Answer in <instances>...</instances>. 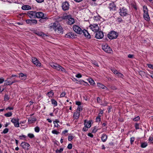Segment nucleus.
I'll list each match as a JSON object with an SVG mask.
<instances>
[{
  "label": "nucleus",
  "mask_w": 153,
  "mask_h": 153,
  "mask_svg": "<svg viewBox=\"0 0 153 153\" xmlns=\"http://www.w3.org/2000/svg\"><path fill=\"white\" fill-rule=\"evenodd\" d=\"M50 65L53 68L56 69L57 70L59 71H61L63 72H65V69L61 66L59 64L55 63H51Z\"/></svg>",
  "instance_id": "1"
},
{
  "label": "nucleus",
  "mask_w": 153,
  "mask_h": 153,
  "mask_svg": "<svg viewBox=\"0 0 153 153\" xmlns=\"http://www.w3.org/2000/svg\"><path fill=\"white\" fill-rule=\"evenodd\" d=\"M143 18L145 20L147 21H149L150 20V18L149 17L148 10L146 6H143Z\"/></svg>",
  "instance_id": "2"
},
{
  "label": "nucleus",
  "mask_w": 153,
  "mask_h": 153,
  "mask_svg": "<svg viewBox=\"0 0 153 153\" xmlns=\"http://www.w3.org/2000/svg\"><path fill=\"white\" fill-rule=\"evenodd\" d=\"M119 13L122 16H125L128 15V10L125 7H123L120 9Z\"/></svg>",
  "instance_id": "3"
},
{
  "label": "nucleus",
  "mask_w": 153,
  "mask_h": 153,
  "mask_svg": "<svg viewBox=\"0 0 153 153\" xmlns=\"http://www.w3.org/2000/svg\"><path fill=\"white\" fill-rule=\"evenodd\" d=\"M102 49L107 53H111L112 49L107 44H103L102 46Z\"/></svg>",
  "instance_id": "4"
},
{
  "label": "nucleus",
  "mask_w": 153,
  "mask_h": 153,
  "mask_svg": "<svg viewBox=\"0 0 153 153\" xmlns=\"http://www.w3.org/2000/svg\"><path fill=\"white\" fill-rule=\"evenodd\" d=\"M118 36V34L117 33L114 31L111 32L108 34V37L110 39H114L116 38Z\"/></svg>",
  "instance_id": "5"
},
{
  "label": "nucleus",
  "mask_w": 153,
  "mask_h": 153,
  "mask_svg": "<svg viewBox=\"0 0 153 153\" xmlns=\"http://www.w3.org/2000/svg\"><path fill=\"white\" fill-rule=\"evenodd\" d=\"M73 28L74 31L77 33L81 34L82 33L83 30L78 25H74Z\"/></svg>",
  "instance_id": "6"
},
{
  "label": "nucleus",
  "mask_w": 153,
  "mask_h": 153,
  "mask_svg": "<svg viewBox=\"0 0 153 153\" xmlns=\"http://www.w3.org/2000/svg\"><path fill=\"white\" fill-rule=\"evenodd\" d=\"M69 4L68 1H66L63 2L62 5V10L64 11L68 10L69 8Z\"/></svg>",
  "instance_id": "7"
},
{
  "label": "nucleus",
  "mask_w": 153,
  "mask_h": 153,
  "mask_svg": "<svg viewBox=\"0 0 153 153\" xmlns=\"http://www.w3.org/2000/svg\"><path fill=\"white\" fill-rule=\"evenodd\" d=\"M90 28L94 32H96L99 29V27L97 24H94L90 25Z\"/></svg>",
  "instance_id": "8"
},
{
  "label": "nucleus",
  "mask_w": 153,
  "mask_h": 153,
  "mask_svg": "<svg viewBox=\"0 0 153 153\" xmlns=\"http://www.w3.org/2000/svg\"><path fill=\"white\" fill-rule=\"evenodd\" d=\"M65 18L68 19L67 23L70 25L73 24L75 22L74 19L71 17L70 15H68L65 16Z\"/></svg>",
  "instance_id": "9"
},
{
  "label": "nucleus",
  "mask_w": 153,
  "mask_h": 153,
  "mask_svg": "<svg viewBox=\"0 0 153 153\" xmlns=\"http://www.w3.org/2000/svg\"><path fill=\"white\" fill-rule=\"evenodd\" d=\"M11 122L13 123L15 127H19V119L18 118L16 119L15 118L12 119Z\"/></svg>",
  "instance_id": "10"
},
{
  "label": "nucleus",
  "mask_w": 153,
  "mask_h": 153,
  "mask_svg": "<svg viewBox=\"0 0 153 153\" xmlns=\"http://www.w3.org/2000/svg\"><path fill=\"white\" fill-rule=\"evenodd\" d=\"M32 60L33 63L36 65L37 67H39L41 66V63L35 57H32Z\"/></svg>",
  "instance_id": "11"
},
{
  "label": "nucleus",
  "mask_w": 153,
  "mask_h": 153,
  "mask_svg": "<svg viewBox=\"0 0 153 153\" xmlns=\"http://www.w3.org/2000/svg\"><path fill=\"white\" fill-rule=\"evenodd\" d=\"M95 35V37L98 39H101L103 38L104 35L102 31H97Z\"/></svg>",
  "instance_id": "12"
},
{
  "label": "nucleus",
  "mask_w": 153,
  "mask_h": 153,
  "mask_svg": "<svg viewBox=\"0 0 153 153\" xmlns=\"http://www.w3.org/2000/svg\"><path fill=\"white\" fill-rule=\"evenodd\" d=\"M35 11H29L27 12V16L30 18H36Z\"/></svg>",
  "instance_id": "13"
},
{
  "label": "nucleus",
  "mask_w": 153,
  "mask_h": 153,
  "mask_svg": "<svg viewBox=\"0 0 153 153\" xmlns=\"http://www.w3.org/2000/svg\"><path fill=\"white\" fill-rule=\"evenodd\" d=\"M21 146L23 149L28 150L29 149L28 148L30 146V145L28 143L22 142L21 144Z\"/></svg>",
  "instance_id": "14"
},
{
  "label": "nucleus",
  "mask_w": 153,
  "mask_h": 153,
  "mask_svg": "<svg viewBox=\"0 0 153 153\" xmlns=\"http://www.w3.org/2000/svg\"><path fill=\"white\" fill-rule=\"evenodd\" d=\"M65 36L67 38L73 39L76 38V35L72 32H69L67 33Z\"/></svg>",
  "instance_id": "15"
},
{
  "label": "nucleus",
  "mask_w": 153,
  "mask_h": 153,
  "mask_svg": "<svg viewBox=\"0 0 153 153\" xmlns=\"http://www.w3.org/2000/svg\"><path fill=\"white\" fill-rule=\"evenodd\" d=\"M26 22L31 25H34L37 24V21L36 19H27L26 20Z\"/></svg>",
  "instance_id": "16"
},
{
  "label": "nucleus",
  "mask_w": 153,
  "mask_h": 153,
  "mask_svg": "<svg viewBox=\"0 0 153 153\" xmlns=\"http://www.w3.org/2000/svg\"><path fill=\"white\" fill-rule=\"evenodd\" d=\"M44 14L42 12H36V17L38 18H41L44 17Z\"/></svg>",
  "instance_id": "17"
},
{
  "label": "nucleus",
  "mask_w": 153,
  "mask_h": 153,
  "mask_svg": "<svg viewBox=\"0 0 153 153\" xmlns=\"http://www.w3.org/2000/svg\"><path fill=\"white\" fill-rule=\"evenodd\" d=\"M92 121L91 120H89V121L85 120L84 123L85 126L87 127V128H90L91 126V123Z\"/></svg>",
  "instance_id": "18"
},
{
  "label": "nucleus",
  "mask_w": 153,
  "mask_h": 153,
  "mask_svg": "<svg viewBox=\"0 0 153 153\" xmlns=\"http://www.w3.org/2000/svg\"><path fill=\"white\" fill-rule=\"evenodd\" d=\"M54 30L55 32L58 33H63V29L62 27L59 26L54 29Z\"/></svg>",
  "instance_id": "19"
},
{
  "label": "nucleus",
  "mask_w": 153,
  "mask_h": 153,
  "mask_svg": "<svg viewBox=\"0 0 153 153\" xmlns=\"http://www.w3.org/2000/svg\"><path fill=\"white\" fill-rule=\"evenodd\" d=\"M11 79L10 78H8L7 79L4 81V84L5 85H10L13 84L12 81L11 80H9V79Z\"/></svg>",
  "instance_id": "20"
},
{
  "label": "nucleus",
  "mask_w": 153,
  "mask_h": 153,
  "mask_svg": "<svg viewBox=\"0 0 153 153\" xmlns=\"http://www.w3.org/2000/svg\"><path fill=\"white\" fill-rule=\"evenodd\" d=\"M82 31V33H83V34L88 39H90L91 38V35L87 30L84 29Z\"/></svg>",
  "instance_id": "21"
},
{
  "label": "nucleus",
  "mask_w": 153,
  "mask_h": 153,
  "mask_svg": "<svg viewBox=\"0 0 153 153\" xmlns=\"http://www.w3.org/2000/svg\"><path fill=\"white\" fill-rule=\"evenodd\" d=\"M109 7L110 10H115L116 6L114 2H112L109 4Z\"/></svg>",
  "instance_id": "22"
},
{
  "label": "nucleus",
  "mask_w": 153,
  "mask_h": 153,
  "mask_svg": "<svg viewBox=\"0 0 153 153\" xmlns=\"http://www.w3.org/2000/svg\"><path fill=\"white\" fill-rule=\"evenodd\" d=\"M80 115V112H75L74 113L73 116L74 119L77 120L78 119Z\"/></svg>",
  "instance_id": "23"
},
{
  "label": "nucleus",
  "mask_w": 153,
  "mask_h": 153,
  "mask_svg": "<svg viewBox=\"0 0 153 153\" xmlns=\"http://www.w3.org/2000/svg\"><path fill=\"white\" fill-rule=\"evenodd\" d=\"M36 120V119L35 117H30L29 118L28 120L29 123H32Z\"/></svg>",
  "instance_id": "24"
},
{
  "label": "nucleus",
  "mask_w": 153,
  "mask_h": 153,
  "mask_svg": "<svg viewBox=\"0 0 153 153\" xmlns=\"http://www.w3.org/2000/svg\"><path fill=\"white\" fill-rule=\"evenodd\" d=\"M107 136L105 134H103L101 137L102 141L103 142H105L107 139Z\"/></svg>",
  "instance_id": "25"
},
{
  "label": "nucleus",
  "mask_w": 153,
  "mask_h": 153,
  "mask_svg": "<svg viewBox=\"0 0 153 153\" xmlns=\"http://www.w3.org/2000/svg\"><path fill=\"white\" fill-rule=\"evenodd\" d=\"M22 9L23 10H30L31 9V7L28 5H25L24 6H23L22 7Z\"/></svg>",
  "instance_id": "26"
},
{
  "label": "nucleus",
  "mask_w": 153,
  "mask_h": 153,
  "mask_svg": "<svg viewBox=\"0 0 153 153\" xmlns=\"http://www.w3.org/2000/svg\"><path fill=\"white\" fill-rule=\"evenodd\" d=\"M20 78L22 79L25 80L26 78V76L23 73H20L19 74V76Z\"/></svg>",
  "instance_id": "27"
},
{
  "label": "nucleus",
  "mask_w": 153,
  "mask_h": 153,
  "mask_svg": "<svg viewBox=\"0 0 153 153\" xmlns=\"http://www.w3.org/2000/svg\"><path fill=\"white\" fill-rule=\"evenodd\" d=\"M48 19L47 17L44 16L43 17L41 18L39 20V21L41 23H44Z\"/></svg>",
  "instance_id": "28"
},
{
  "label": "nucleus",
  "mask_w": 153,
  "mask_h": 153,
  "mask_svg": "<svg viewBox=\"0 0 153 153\" xmlns=\"http://www.w3.org/2000/svg\"><path fill=\"white\" fill-rule=\"evenodd\" d=\"M54 93L53 92V91L52 90L50 91L47 93V95L48 97L49 98L52 97L53 96Z\"/></svg>",
  "instance_id": "29"
},
{
  "label": "nucleus",
  "mask_w": 153,
  "mask_h": 153,
  "mask_svg": "<svg viewBox=\"0 0 153 153\" xmlns=\"http://www.w3.org/2000/svg\"><path fill=\"white\" fill-rule=\"evenodd\" d=\"M97 102L98 103H99V104H101V105H103V106H105L107 104V103H105V104H101V99H100V98L99 97H97Z\"/></svg>",
  "instance_id": "30"
},
{
  "label": "nucleus",
  "mask_w": 153,
  "mask_h": 153,
  "mask_svg": "<svg viewBox=\"0 0 153 153\" xmlns=\"http://www.w3.org/2000/svg\"><path fill=\"white\" fill-rule=\"evenodd\" d=\"M97 85L99 87L101 88L102 89H105V88L107 89V88L105 86L101 83H98Z\"/></svg>",
  "instance_id": "31"
},
{
  "label": "nucleus",
  "mask_w": 153,
  "mask_h": 153,
  "mask_svg": "<svg viewBox=\"0 0 153 153\" xmlns=\"http://www.w3.org/2000/svg\"><path fill=\"white\" fill-rule=\"evenodd\" d=\"M35 33L37 35L41 36H44L45 35L44 33L42 32L37 31L35 32Z\"/></svg>",
  "instance_id": "32"
},
{
  "label": "nucleus",
  "mask_w": 153,
  "mask_h": 153,
  "mask_svg": "<svg viewBox=\"0 0 153 153\" xmlns=\"http://www.w3.org/2000/svg\"><path fill=\"white\" fill-rule=\"evenodd\" d=\"M51 103L52 104L54 105L55 106H56L57 105V102L54 99H52L51 100Z\"/></svg>",
  "instance_id": "33"
},
{
  "label": "nucleus",
  "mask_w": 153,
  "mask_h": 153,
  "mask_svg": "<svg viewBox=\"0 0 153 153\" xmlns=\"http://www.w3.org/2000/svg\"><path fill=\"white\" fill-rule=\"evenodd\" d=\"M12 115V114L11 112H9L4 114V116L6 117H10Z\"/></svg>",
  "instance_id": "34"
},
{
  "label": "nucleus",
  "mask_w": 153,
  "mask_h": 153,
  "mask_svg": "<svg viewBox=\"0 0 153 153\" xmlns=\"http://www.w3.org/2000/svg\"><path fill=\"white\" fill-rule=\"evenodd\" d=\"M147 145V143L146 142H145L141 143V146L142 148H144L146 147Z\"/></svg>",
  "instance_id": "35"
},
{
  "label": "nucleus",
  "mask_w": 153,
  "mask_h": 153,
  "mask_svg": "<svg viewBox=\"0 0 153 153\" xmlns=\"http://www.w3.org/2000/svg\"><path fill=\"white\" fill-rule=\"evenodd\" d=\"M63 150V148H61L59 150L57 149L56 151V153H61L62 152Z\"/></svg>",
  "instance_id": "36"
},
{
  "label": "nucleus",
  "mask_w": 153,
  "mask_h": 153,
  "mask_svg": "<svg viewBox=\"0 0 153 153\" xmlns=\"http://www.w3.org/2000/svg\"><path fill=\"white\" fill-rule=\"evenodd\" d=\"M98 129L96 126H95L93 128V129L92 131V132L93 133H95L97 131Z\"/></svg>",
  "instance_id": "37"
},
{
  "label": "nucleus",
  "mask_w": 153,
  "mask_h": 153,
  "mask_svg": "<svg viewBox=\"0 0 153 153\" xmlns=\"http://www.w3.org/2000/svg\"><path fill=\"white\" fill-rule=\"evenodd\" d=\"M82 107L80 106H78L77 109V111L76 112H80L82 111Z\"/></svg>",
  "instance_id": "38"
},
{
  "label": "nucleus",
  "mask_w": 153,
  "mask_h": 153,
  "mask_svg": "<svg viewBox=\"0 0 153 153\" xmlns=\"http://www.w3.org/2000/svg\"><path fill=\"white\" fill-rule=\"evenodd\" d=\"M35 131L36 132L38 133L40 131L39 128L38 126H36L34 128Z\"/></svg>",
  "instance_id": "39"
},
{
  "label": "nucleus",
  "mask_w": 153,
  "mask_h": 153,
  "mask_svg": "<svg viewBox=\"0 0 153 153\" xmlns=\"http://www.w3.org/2000/svg\"><path fill=\"white\" fill-rule=\"evenodd\" d=\"M30 138H33L34 137V135L33 134L29 133L27 135Z\"/></svg>",
  "instance_id": "40"
},
{
  "label": "nucleus",
  "mask_w": 153,
  "mask_h": 153,
  "mask_svg": "<svg viewBox=\"0 0 153 153\" xmlns=\"http://www.w3.org/2000/svg\"><path fill=\"white\" fill-rule=\"evenodd\" d=\"M57 22H55L52 25V27L53 28V29L54 30V29H56V28L57 25Z\"/></svg>",
  "instance_id": "41"
},
{
  "label": "nucleus",
  "mask_w": 153,
  "mask_h": 153,
  "mask_svg": "<svg viewBox=\"0 0 153 153\" xmlns=\"http://www.w3.org/2000/svg\"><path fill=\"white\" fill-rule=\"evenodd\" d=\"M116 75L118 77L121 78H123V75L119 72L117 73V75Z\"/></svg>",
  "instance_id": "42"
},
{
  "label": "nucleus",
  "mask_w": 153,
  "mask_h": 153,
  "mask_svg": "<svg viewBox=\"0 0 153 153\" xmlns=\"http://www.w3.org/2000/svg\"><path fill=\"white\" fill-rule=\"evenodd\" d=\"M100 116H97L96 118V121L97 122H99L100 121Z\"/></svg>",
  "instance_id": "43"
},
{
  "label": "nucleus",
  "mask_w": 153,
  "mask_h": 153,
  "mask_svg": "<svg viewBox=\"0 0 153 153\" xmlns=\"http://www.w3.org/2000/svg\"><path fill=\"white\" fill-rule=\"evenodd\" d=\"M8 129L7 128H5L3 130V132H2V133L4 134H6L7 133L8 131Z\"/></svg>",
  "instance_id": "44"
},
{
  "label": "nucleus",
  "mask_w": 153,
  "mask_h": 153,
  "mask_svg": "<svg viewBox=\"0 0 153 153\" xmlns=\"http://www.w3.org/2000/svg\"><path fill=\"white\" fill-rule=\"evenodd\" d=\"M52 133L53 134H57L59 133V132L55 130H54L52 131Z\"/></svg>",
  "instance_id": "45"
},
{
  "label": "nucleus",
  "mask_w": 153,
  "mask_h": 153,
  "mask_svg": "<svg viewBox=\"0 0 153 153\" xmlns=\"http://www.w3.org/2000/svg\"><path fill=\"white\" fill-rule=\"evenodd\" d=\"M9 98L8 97V96L7 95H5L4 97V101H7L9 100Z\"/></svg>",
  "instance_id": "46"
},
{
  "label": "nucleus",
  "mask_w": 153,
  "mask_h": 153,
  "mask_svg": "<svg viewBox=\"0 0 153 153\" xmlns=\"http://www.w3.org/2000/svg\"><path fill=\"white\" fill-rule=\"evenodd\" d=\"M140 118L139 116H137L136 117L134 118L133 119V120L135 121H137L139 120H140Z\"/></svg>",
  "instance_id": "47"
},
{
  "label": "nucleus",
  "mask_w": 153,
  "mask_h": 153,
  "mask_svg": "<svg viewBox=\"0 0 153 153\" xmlns=\"http://www.w3.org/2000/svg\"><path fill=\"white\" fill-rule=\"evenodd\" d=\"M89 82L90 83L91 85H93L94 84V81L92 79H89Z\"/></svg>",
  "instance_id": "48"
},
{
  "label": "nucleus",
  "mask_w": 153,
  "mask_h": 153,
  "mask_svg": "<svg viewBox=\"0 0 153 153\" xmlns=\"http://www.w3.org/2000/svg\"><path fill=\"white\" fill-rule=\"evenodd\" d=\"M135 127L136 129H138L140 128L139 124L138 123H136L135 125Z\"/></svg>",
  "instance_id": "49"
},
{
  "label": "nucleus",
  "mask_w": 153,
  "mask_h": 153,
  "mask_svg": "<svg viewBox=\"0 0 153 153\" xmlns=\"http://www.w3.org/2000/svg\"><path fill=\"white\" fill-rule=\"evenodd\" d=\"M65 95V92H62L60 95V97H64Z\"/></svg>",
  "instance_id": "50"
},
{
  "label": "nucleus",
  "mask_w": 153,
  "mask_h": 153,
  "mask_svg": "<svg viewBox=\"0 0 153 153\" xmlns=\"http://www.w3.org/2000/svg\"><path fill=\"white\" fill-rule=\"evenodd\" d=\"M134 140V137H131L130 138V143L131 144H132Z\"/></svg>",
  "instance_id": "51"
},
{
  "label": "nucleus",
  "mask_w": 153,
  "mask_h": 153,
  "mask_svg": "<svg viewBox=\"0 0 153 153\" xmlns=\"http://www.w3.org/2000/svg\"><path fill=\"white\" fill-rule=\"evenodd\" d=\"M72 144L71 143H69L68 144V146L67 148L68 149H71L72 148Z\"/></svg>",
  "instance_id": "52"
},
{
  "label": "nucleus",
  "mask_w": 153,
  "mask_h": 153,
  "mask_svg": "<svg viewBox=\"0 0 153 153\" xmlns=\"http://www.w3.org/2000/svg\"><path fill=\"white\" fill-rule=\"evenodd\" d=\"M149 140L151 143H153V137H150Z\"/></svg>",
  "instance_id": "53"
},
{
  "label": "nucleus",
  "mask_w": 153,
  "mask_h": 153,
  "mask_svg": "<svg viewBox=\"0 0 153 153\" xmlns=\"http://www.w3.org/2000/svg\"><path fill=\"white\" fill-rule=\"evenodd\" d=\"M88 128H87V127L85 126L82 129V131H86L88 130Z\"/></svg>",
  "instance_id": "54"
},
{
  "label": "nucleus",
  "mask_w": 153,
  "mask_h": 153,
  "mask_svg": "<svg viewBox=\"0 0 153 153\" xmlns=\"http://www.w3.org/2000/svg\"><path fill=\"white\" fill-rule=\"evenodd\" d=\"M73 136H69L68 137V140L69 141H71L73 139Z\"/></svg>",
  "instance_id": "55"
},
{
  "label": "nucleus",
  "mask_w": 153,
  "mask_h": 153,
  "mask_svg": "<svg viewBox=\"0 0 153 153\" xmlns=\"http://www.w3.org/2000/svg\"><path fill=\"white\" fill-rule=\"evenodd\" d=\"M75 76L77 78H79L81 77L82 76L80 74H78L76 75Z\"/></svg>",
  "instance_id": "56"
},
{
  "label": "nucleus",
  "mask_w": 153,
  "mask_h": 153,
  "mask_svg": "<svg viewBox=\"0 0 153 153\" xmlns=\"http://www.w3.org/2000/svg\"><path fill=\"white\" fill-rule=\"evenodd\" d=\"M112 71L113 72L115 75H117V73H118V71H117L116 70H115L114 69L112 70Z\"/></svg>",
  "instance_id": "57"
},
{
  "label": "nucleus",
  "mask_w": 153,
  "mask_h": 153,
  "mask_svg": "<svg viewBox=\"0 0 153 153\" xmlns=\"http://www.w3.org/2000/svg\"><path fill=\"white\" fill-rule=\"evenodd\" d=\"M128 56V58H133L134 57V56L133 55L129 54Z\"/></svg>",
  "instance_id": "58"
},
{
  "label": "nucleus",
  "mask_w": 153,
  "mask_h": 153,
  "mask_svg": "<svg viewBox=\"0 0 153 153\" xmlns=\"http://www.w3.org/2000/svg\"><path fill=\"white\" fill-rule=\"evenodd\" d=\"M147 65L149 68L152 69L153 65H152L150 64H147Z\"/></svg>",
  "instance_id": "59"
},
{
  "label": "nucleus",
  "mask_w": 153,
  "mask_h": 153,
  "mask_svg": "<svg viewBox=\"0 0 153 153\" xmlns=\"http://www.w3.org/2000/svg\"><path fill=\"white\" fill-rule=\"evenodd\" d=\"M53 124L54 125V126L55 127L58 128L59 126V125L57 123H53Z\"/></svg>",
  "instance_id": "60"
},
{
  "label": "nucleus",
  "mask_w": 153,
  "mask_h": 153,
  "mask_svg": "<svg viewBox=\"0 0 153 153\" xmlns=\"http://www.w3.org/2000/svg\"><path fill=\"white\" fill-rule=\"evenodd\" d=\"M92 63L94 65H96V66H98V65L97 62L96 61H94Z\"/></svg>",
  "instance_id": "61"
},
{
  "label": "nucleus",
  "mask_w": 153,
  "mask_h": 153,
  "mask_svg": "<svg viewBox=\"0 0 153 153\" xmlns=\"http://www.w3.org/2000/svg\"><path fill=\"white\" fill-rule=\"evenodd\" d=\"M13 109H14V108L13 107H8L6 109V110H7L9 109V110H12Z\"/></svg>",
  "instance_id": "62"
},
{
  "label": "nucleus",
  "mask_w": 153,
  "mask_h": 153,
  "mask_svg": "<svg viewBox=\"0 0 153 153\" xmlns=\"http://www.w3.org/2000/svg\"><path fill=\"white\" fill-rule=\"evenodd\" d=\"M76 104L78 105V106H79V105L81 104V103L79 101H76Z\"/></svg>",
  "instance_id": "63"
},
{
  "label": "nucleus",
  "mask_w": 153,
  "mask_h": 153,
  "mask_svg": "<svg viewBox=\"0 0 153 153\" xmlns=\"http://www.w3.org/2000/svg\"><path fill=\"white\" fill-rule=\"evenodd\" d=\"M88 136L89 137H93L94 136V135L93 134H91V133H88Z\"/></svg>",
  "instance_id": "64"
}]
</instances>
